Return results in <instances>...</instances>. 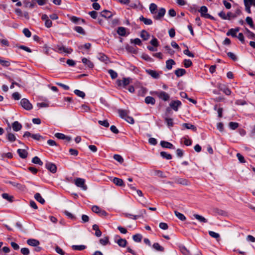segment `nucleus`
I'll return each instance as SVG.
<instances>
[{"instance_id":"1","label":"nucleus","mask_w":255,"mask_h":255,"mask_svg":"<svg viewBox=\"0 0 255 255\" xmlns=\"http://www.w3.org/2000/svg\"><path fill=\"white\" fill-rule=\"evenodd\" d=\"M74 183L77 187L81 188L84 191L87 189V186L85 184V180L83 178H76L74 180Z\"/></svg>"},{"instance_id":"2","label":"nucleus","mask_w":255,"mask_h":255,"mask_svg":"<svg viewBox=\"0 0 255 255\" xmlns=\"http://www.w3.org/2000/svg\"><path fill=\"white\" fill-rule=\"evenodd\" d=\"M92 211L102 217H106L108 213L104 210L101 209L99 206L94 205L92 207Z\"/></svg>"},{"instance_id":"3","label":"nucleus","mask_w":255,"mask_h":255,"mask_svg":"<svg viewBox=\"0 0 255 255\" xmlns=\"http://www.w3.org/2000/svg\"><path fill=\"white\" fill-rule=\"evenodd\" d=\"M131 79L129 78H124L122 80L118 79L116 81V83L120 88H125L129 84Z\"/></svg>"},{"instance_id":"4","label":"nucleus","mask_w":255,"mask_h":255,"mask_svg":"<svg viewBox=\"0 0 255 255\" xmlns=\"http://www.w3.org/2000/svg\"><path fill=\"white\" fill-rule=\"evenodd\" d=\"M20 104L23 109L27 111L31 110L33 108L32 105L25 98L21 99Z\"/></svg>"},{"instance_id":"5","label":"nucleus","mask_w":255,"mask_h":255,"mask_svg":"<svg viewBox=\"0 0 255 255\" xmlns=\"http://www.w3.org/2000/svg\"><path fill=\"white\" fill-rule=\"evenodd\" d=\"M245 10L248 13H251V7L252 5L255 7V0H244Z\"/></svg>"},{"instance_id":"6","label":"nucleus","mask_w":255,"mask_h":255,"mask_svg":"<svg viewBox=\"0 0 255 255\" xmlns=\"http://www.w3.org/2000/svg\"><path fill=\"white\" fill-rule=\"evenodd\" d=\"M153 93L156 95L159 98L163 100L164 101H168L170 99L169 95L164 91L154 92Z\"/></svg>"},{"instance_id":"7","label":"nucleus","mask_w":255,"mask_h":255,"mask_svg":"<svg viewBox=\"0 0 255 255\" xmlns=\"http://www.w3.org/2000/svg\"><path fill=\"white\" fill-rule=\"evenodd\" d=\"M57 52L60 53H65L66 54H70L73 50L71 48L66 47L63 45H57Z\"/></svg>"},{"instance_id":"8","label":"nucleus","mask_w":255,"mask_h":255,"mask_svg":"<svg viewBox=\"0 0 255 255\" xmlns=\"http://www.w3.org/2000/svg\"><path fill=\"white\" fill-rule=\"evenodd\" d=\"M145 72L154 79H158L162 73L160 71L158 72L155 70L150 69H147L145 70Z\"/></svg>"},{"instance_id":"9","label":"nucleus","mask_w":255,"mask_h":255,"mask_svg":"<svg viewBox=\"0 0 255 255\" xmlns=\"http://www.w3.org/2000/svg\"><path fill=\"white\" fill-rule=\"evenodd\" d=\"M181 105V103L179 100L171 101L169 104L170 107L175 111H177L178 107Z\"/></svg>"},{"instance_id":"10","label":"nucleus","mask_w":255,"mask_h":255,"mask_svg":"<svg viewBox=\"0 0 255 255\" xmlns=\"http://www.w3.org/2000/svg\"><path fill=\"white\" fill-rule=\"evenodd\" d=\"M10 130L11 128L10 127L6 128V131H7L6 137L9 141L13 142L16 140V137L14 134L10 132Z\"/></svg>"},{"instance_id":"11","label":"nucleus","mask_w":255,"mask_h":255,"mask_svg":"<svg viewBox=\"0 0 255 255\" xmlns=\"http://www.w3.org/2000/svg\"><path fill=\"white\" fill-rule=\"evenodd\" d=\"M193 216L195 219L201 223L205 224L208 222V220L201 215L197 214H194L193 215Z\"/></svg>"},{"instance_id":"12","label":"nucleus","mask_w":255,"mask_h":255,"mask_svg":"<svg viewBox=\"0 0 255 255\" xmlns=\"http://www.w3.org/2000/svg\"><path fill=\"white\" fill-rule=\"evenodd\" d=\"M83 63L85 66L89 68H93L94 67V64L89 59L86 58H83L82 59Z\"/></svg>"},{"instance_id":"13","label":"nucleus","mask_w":255,"mask_h":255,"mask_svg":"<svg viewBox=\"0 0 255 255\" xmlns=\"http://www.w3.org/2000/svg\"><path fill=\"white\" fill-rule=\"evenodd\" d=\"M46 167L48 170H49L52 173H54L56 172V170H57L56 166L53 163H49L46 164Z\"/></svg>"},{"instance_id":"14","label":"nucleus","mask_w":255,"mask_h":255,"mask_svg":"<svg viewBox=\"0 0 255 255\" xmlns=\"http://www.w3.org/2000/svg\"><path fill=\"white\" fill-rule=\"evenodd\" d=\"M207 11H208V9L207 8V7L205 6H201L199 10V12H200L201 16L206 17V18L210 17L209 14L207 13Z\"/></svg>"},{"instance_id":"15","label":"nucleus","mask_w":255,"mask_h":255,"mask_svg":"<svg viewBox=\"0 0 255 255\" xmlns=\"http://www.w3.org/2000/svg\"><path fill=\"white\" fill-rule=\"evenodd\" d=\"M12 128L14 131H18L22 128V125L18 122L15 121L12 123Z\"/></svg>"},{"instance_id":"16","label":"nucleus","mask_w":255,"mask_h":255,"mask_svg":"<svg viewBox=\"0 0 255 255\" xmlns=\"http://www.w3.org/2000/svg\"><path fill=\"white\" fill-rule=\"evenodd\" d=\"M113 183L118 186H125V184L124 181L120 178L115 177L113 179Z\"/></svg>"},{"instance_id":"17","label":"nucleus","mask_w":255,"mask_h":255,"mask_svg":"<svg viewBox=\"0 0 255 255\" xmlns=\"http://www.w3.org/2000/svg\"><path fill=\"white\" fill-rule=\"evenodd\" d=\"M165 9L164 8H161L159 9L158 14L154 16V18L155 19H159L162 17L165 13Z\"/></svg>"},{"instance_id":"18","label":"nucleus","mask_w":255,"mask_h":255,"mask_svg":"<svg viewBox=\"0 0 255 255\" xmlns=\"http://www.w3.org/2000/svg\"><path fill=\"white\" fill-rule=\"evenodd\" d=\"M239 31V28H235V29H233V28H232V29H230L227 33V35H231L233 37H236L237 35V33L238 32V31Z\"/></svg>"},{"instance_id":"19","label":"nucleus","mask_w":255,"mask_h":255,"mask_svg":"<svg viewBox=\"0 0 255 255\" xmlns=\"http://www.w3.org/2000/svg\"><path fill=\"white\" fill-rule=\"evenodd\" d=\"M27 243L29 246L33 247H36L39 245V242L35 239H28Z\"/></svg>"},{"instance_id":"20","label":"nucleus","mask_w":255,"mask_h":255,"mask_svg":"<svg viewBox=\"0 0 255 255\" xmlns=\"http://www.w3.org/2000/svg\"><path fill=\"white\" fill-rule=\"evenodd\" d=\"M17 152L19 156L22 158H25L27 156V152L23 149H18Z\"/></svg>"},{"instance_id":"21","label":"nucleus","mask_w":255,"mask_h":255,"mask_svg":"<svg viewBox=\"0 0 255 255\" xmlns=\"http://www.w3.org/2000/svg\"><path fill=\"white\" fill-rule=\"evenodd\" d=\"M99 242L102 246H106L110 244L109 238L108 236L104 237L103 238L100 239Z\"/></svg>"},{"instance_id":"22","label":"nucleus","mask_w":255,"mask_h":255,"mask_svg":"<svg viewBox=\"0 0 255 255\" xmlns=\"http://www.w3.org/2000/svg\"><path fill=\"white\" fill-rule=\"evenodd\" d=\"M139 20L146 25H151L152 23V21L151 19L144 17L142 15L139 17Z\"/></svg>"},{"instance_id":"23","label":"nucleus","mask_w":255,"mask_h":255,"mask_svg":"<svg viewBox=\"0 0 255 255\" xmlns=\"http://www.w3.org/2000/svg\"><path fill=\"white\" fill-rule=\"evenodd\" d=\"M175 64V62L173 59H168L166 62V67L168 70H171L172 66Z\"/></svg>"},{"instance_id":"24","label":"nucleus","mask_w":255,"mask_h":255,"mask_svg":"<svg viewBox=\"0 0 255 255\" xmlns=\"http://www.w3.org/2000/svg\"><path fill=\"white\" fill-rule=\"evenodd\" d=\"M101 15L105 18H110L112 16V13L111 11L104 10L101 12Z\"/></svg>"},{"instance_id":"25","label":"nucleus","mask_w":255,"mask_h":255,"mask_svg":"<svg viewBox=\"0 0 255 255\" xmlns=\"http://www.w3.org/2000/svg\"><path fill=\"white\" fill-rule=\"evenodd\" d=\"M145 102L147 104L153 105L155 103V100L153 97L147 96L145 98Z\"/></svg>"},{"instance_id":"26","label":"nucleus","mask_w":255,"mask_h":255,"mask_svg":"<svg viewBox=\"0 0 255 255\" xmlns=\"http://www.w3.org/2000/svg\"><path fill=\"white\" fill-rule=\"evenodd\" d=\"M176 182L183 185H188L189 184L188 181L185 178H177L176 180Z\"/></svg>"},{"instance_id":"27","label":"nucleus","mask_w":255,"mask_h":255,"mask_svg":"<svg viewBox=\"0 0 255 255\" xmlns=\"http://www.w3.org/2000/svg\"><path fill=\"white\" fill-rule=\"evenodd\" d=\"M93 229L95 231V236H97V237H100L102 235V232L100 230L99 228V226L96 225V224H94L93 225Z\"/></svg>"},{"instance_id":"28","label":"nucleus","mask_w":255,"mask_h":255,"mask_svg":"<svg viewBox=\"0 0 255 255\" xmlns=\"http://www.w3.org/2000/svg\"><path fill=\"white\" fill-rule=\"evenodd\" d=\"M117 243L120 247L124 248L127 244V241L126 239L120 238L117 241Z\"/></svg>"},{"instance_id":"29","label":"nucleus","mask_w":255,"mask_h":255,"mask_svg":"<svg viewBox=\"0 0 255 255\" xmlns=\"http://www.w3.org/2000/svg\"><path fill=\"white\" fill-rule=\"evenodd\" d=\"M117 33L119 35L125 36L126 35V29L124 27H119L117 30Z\"/></svg>"},{"instance_id":"30","label":"nucleus","mask_w":255,"mask_h":255,"mask_svg":"<svg viewBox=\"0 0 255 255\" xmlns=\"http://www.w3.org/2000/svg\"><path fill=\"white\" fill-rule=\"evenodd\" d=\"M245 34L248 38L255 40V34L248 29H246Z\"/></svg>"},{"instance_id":"31","label":"nucleus","mask_w":255,"mask_h":255,"mask_svg":"<svg viewBox=\"0 0 255 255\" xmlns=\"http://www.w3.org/2000/svg\"><path fill=\"white\" fill-rule=\"evenodd\" d=\"M160 144L162 147L167 148H172L173 146L172 143L165 141H161Z\"/></svg>"},{"instance_id":"32","label":"nucleus","mask_w":255,"mask_h":255,"mask_svg":"<svg viewBox=\"0 0 255 255\" xmlns=\"http://www.w3.org/2000/svg\"><path fill=\"white\" fill-rule=\"evenodd\" d=\"M180 250L183 255H190V251L184 246H181L179 247Z\"/></svg>"},{"instance_id":"33","label":"nucleus","mask_w":255,"mask_h":255,"mask_svg":"<svg viewBox=\"0 0 255 255\" xmlns=\"http://www.w3.org/2000/svg\"><path fill=\"white\" fill-rule=\"evenodd\" d=\"M152 247L155 250L159 252H163L164 250V248L161 246L158 243H154Z\"/></svg>"},{"instance_id":"34","label":"nucleus","mask_w":255,"mask_h":255,"mask_svg":"<svg viewBox=\"0 0 255 255\" xmlns=\"http://www.w3.org/2000/svg\"><path fill=\"white\" fill-rule=\"evenodd\" d=\"M35 199L39 203L43 204L45 203L44 199L41 197L40 194L38 193H37L34 195Z\"/></svg>"},{"instance_id":"35","label":"nucleus","mask_w":255,"mask_h":255,"mask_svg":"<svg viewBox=\"0 0 255 255\" xmlns=\"http://www.w3.org/2000/svg\"><path fill=\"white\" fill-rule=\"evenodd\" d=\"M118 113L121 118L125 119L128 116V111L123 110H119Z\"/></svg>"},{"instance_id":"36","label":"nucleus","mask_w":255,"mask_h":255,"mask_svg":"<svg viewBox=\"0 0 255 255\" xmlns=\"http://www.w3.org/2000/svg\"><path fill=\"white\" fill-rule=\"evenodd\" d=\"M186 71L184 69H178L175 71V74L177 77H181L184 75Z\"/></svg>"},{"instance_id":"37","label":"nucleus","mask_w":255,"mask_h":255,"mask_svg":"<svg viewBox=\"0 0 255 255\" xmlns=\"http://www.w3.org/2000/svg\"><path fill=\"white\" fill-rule=\"evenodd\" d=\"M1 196L3 199L10 202H12L13 201V197L12 196L9 195L7 193H3Z\"/></svg>"},{"instance_id":"38","label":"nucleus","mask_w":255,"mask_h":255,"mask_svg":"<svg viewBox=\"0 0 255 255\" xmlns=\"http://www.w3.org/2000/svg\"><path fill=\"white\" fill-rule=\"evenodd\" d=\"M209 234L211 237L216 239L217 241H219L220 237L219 234L213 231H209Z\"/></svg>"},{"instance_id":"39","label":"nucleus","mask_w":255,"mask_h":255,"mask_svg":"<svg viewBox=\"0 0 255 255\" xmlns=\"http://www.w3.org/2000/svg\"><path fill=\"white\" fill-rule=\"evenodd\" d=\"M140 36L144 40H146L149 38V34L145 30H142L141 32Z\"/></svg>"},{"instance_id":"40","label":"nucleus","mask_w":255,"mask_h":255,"mask_svg":"<svg viewBox=\"0 0 255 255\" xmlns=\"http://www.w3.org/2000/svg\"><path fill=\"white\" fill-rule=\"evenodd\" d=\"M142 236L141 235L137 234L133 236L132 239L135 242L139 243L141 241Z\"/></svg>"},{"instance_id":"41","label":"nucleus","mask_w":255,"mask_h":255,"mask_svg":"<svg viewBox=\"0 0 255 255\" xmlns=\"http://www.w3.org/2000/svg\"><path fill=\"white\" fill-rule=\"evenodd\" d=\"M182 127L187 129H193L194 131H195L196 130V127L194 125L190 124L184 123V124H182Z\"/></svg>"},{"instance_id":"42","label":"nucleus","mask_w":255,"mask_h":255,"mask_svg":"<svg viewBox=\"0 0 255 255\" xmlns=\"http://www.w3.org/2000/svg\"><path fill=\"white\" fill-rule=\"evenodd\" d=\"M174 213H175V216L181 221H183L186 220V218L185 216L183 214L179 213L177 211H175Z\"/></svg>"},{"instance_id":"43","label":"nucleus","mask_w":255,"mask_h":255,"mask_svg":"<svg viewBox=\"0 0 255 255\" xmlns=\"http://www.w3.org/2000/svg\"><path fill=\"white\" fill-rule=\"evenodd\" d=\"M75 94H76L77 96L81 97L82 98H84L85 97V94L84 92L80 91L79 90H75L74 91Z\"/></svg>"},{"instance_id":"44","label":"nucleus","mask_w":255,"mask_h":255,"mask_svg":"<svg viewBox=\"0 0 255 255\" xmlns=\"http://www.w3.org/2000/svg\"><path fill=\"white\" fill-rule=\"evenodd\" d=\"M32 162L34 164H39L40 165H42L43 164V162L37 156L34 157L32 159Z\"/></svg>"},{"instance_id":"45","label":"nucleus","mask_w":255,"mask_h":255,"mask_svg":"<svg viewBox=\"0 0 255 255\" xmlns=\"http://www.w3.org/2000/svg\"><path fill=\"white\" fill-rule=\"evenodd\" d=\"M72 248L74 250L82 251L86 248V246L84 245H73Z\"/></svg>"},{"instance_id":"46","label":"nucleus","mask_w":255,"mask_h":255,"mask_svg":"<svg viewBox=\"0 0 255 255\" xmlns=\"http://www.w3.org/2000/svg\"><path fill=\"white\" fill-rule=\"evenodd\" d=\"M160 155L162 157L167 159H171L172 158V155L170 154L167 153L166 152H161Z\"/></svg>"},{"instance_id":"47","label":"nucleus","mask_w":255,"mask_h":255,"mask_svg":"<svg viewBox=\"0 0 255 255\" xmlns=\"http://www.w3.org/2000/svg\"><path fill=\"white\" fill-rule=\"evenodd\" d=\"M166 53L170 54V55H173L174 53V51L169 46H165L164 47Z\"/></svg>"},{"instance_id":"48","label":"nucleus","mask_w":255,"mask_h":255,"mask_svg":"<svg viewBox=\"0 0 255 255\" xmlns=\"http://www.w3.org/2000/svg\"><path fill=\"white\" fill-rule=\"evenodd\" d=\"M74 30L78 33L81 34H85V31L84 29L81 26H75L74 27Z\"/></svg>"},{"instance_id":"49","label":"nucleus","mask_w":255,"mask_h":255,"mask_svg":"<svg viewBox=\"0 0 255 255\" xmlns=\"http://www.w3.org/2000/svg\"><path fill=\"white\" fill-rule=\"evenodd\" d=\"M0 64L2 66L8 67V66H10V62L9 61L2 60L1 58H0Z\"/></svg>"},{"instance_id":"50","label":"nucleus","mask_w":255,"mask_h":255,"mask_svg":"<svg viewBox=\"0 0 255 255\" xmlns=\"http://www.w3.org/2000/svg\"><path fill=\"white\" fill-rule=\"evenodd\" d=\"M246 21L247 23L249 24L252 28L255 27L253 19L251 17L248 16L246 19Z\"/></svg>"},{"instance_id":"51","label":"nucleus","mask_w":255,"mask_h":255,"mask_svg":"<svg viewBox=\"0 0 255 255\" xmlns=\"http://www.w3.org/2000/svg\"><path fill=\"white\" fill-rule=\"evenodd\" d=\"M157 9V5L155 3H151L149 6V10L151 13L153 14Z\"/></svg>"},{"instance_id":"52","label":"nucleus","mask_w":255,"mask_h":255,"mask_svg":"<svg viewBox=\"0 0 255 255\" xmlns=\"http://www.w3.org/2000/svg\"><path fill=\"white\" fill-rule=\"evenodd\" d=\"M214 109L215 110H217V112H218V117L219 118H221L222 117V113H223V108H219L217 109V105H215L214 106Z\"/></svg>"},{"instance_id":"53","label":"nucleus","mask_w":255,"mask_h":255,"mask_svg":"<svg viewBox=\"0 0 255 255\" xmlns=\"http://www.w3.org/2000/svg\"><path fill=\"white\" fill-rule=\"evenodd\" d=\"M130 42L131 43H133L135 45H140L141 44V41L139 38H136L134 39H130Z\"/></svg>"},{"instance_id":"54","label":"nucleus","mask_w":255,"mask_h":255,"mask_svg":"<svg viewBox=\"0 0 255 255\" xmlns=\"http://www.w3.org/2000/svg\"><path fill=\"white\" fill-rule=\"evenodd\" d=\"M229 127L232 129H235L239 127V124L236 122H230Z\"/></svg>"},{"instance_id":"55","label":"nucleus","mask_w":255,"mask_h":255,"mask_svg":"<svg viewBox=\"0 0 255 255\" xmlns=\"http://www.w3.org/2000/svg\"><path fill=\"white\" fill-rule=\"evenodd\" d=\"M23 33L26 37H30L31 35V32L28 28H25L23 29Z\"/></svg>"},{"instance_id":"56","label":"nucleus","mask_w":255,"mask_h":255,"mask_svg":"<svg viewBox=\"0 0 255 255\" xmlns=\"http://www.w3.org/2000/svg\"><path fill=\"white\" fill-rule=\"evenodd\" d=\"M98 123L100 125H101L102 126H104L105 127H106V128L109 127V126H110V125H109V123H108L107 120L99 121H98Z\"/></svg>"},{"instance_id":"57","label":"nucleus","mask_w":255,"mask_h":255,"mask_svg":"<svg viewBox=\"0 0 255 255\" xmlns=\"http://www.w3.org/2000/svg\"><path fill=\"white\" fill-rule=\"evenodd\" d=\"M192 64L191 60L189 59H185L184 60V65L186 68L190 67Z\"/></svg>"},{"instance_id":"58","label":"nucleus","mask_w":255,"mask_h":255,"mask_svg":"<svg viewBox=\"0 0 255 255\" xmlns=\"http://www.w3.org/2000/svg\"><path fill=\"white\" fill-rule=\"evenodd\" d=\"M108 72L110 74V75L112 79H115L118 76V74H117V72H116L115 71H114L113 70H111V69L109 70Z\"/></svg>"},{"instance_id":"59","label":"nucleus","mask_w":255,"mask_h":255,"mask_svg":"<svg viewBox=\"0 0 255 255\" xmlns=\"http://www.w3.org/2000/svg\"><path fill=\"white\" fill-rule=\"evenodd\" d=\"M18 48L23 50L27 52L30 53L31 52V50L28 47H26L24 45H20L17 46Z\"/></svg>"},{"instance_id":"60","label":"nucleus","mask_w":255,"mask_h":255,"mask_svg":"<svg viewBox=\"0 0 255 255\" xmlns=\"http://www.w3.org/2000/svg\"><path fill=\"white\" fill-rule=\"evenodd\" d=\"M114 158L116 160H117V161H118L120 163H122L124 161V159H123V157L120 155H119V154H115L114 156Z\"/></svg>"},{"instance_id":"61","label":"nucleus","mask_w":255,"mask_h":255,"mask_svg":"<svg viewBox=\"0 0 255 255\" xmlns=\"http://www.w3.org/2000/svg\"><path fill=\"white\" fill-rule=\"evenodd\" d=\"M165 120L168 127H172L173 125V119L171 118H166Z\"/></svg>"},{"instance_id":"62","label":"nucleus","mask_w":255,"mask_h":255,"mask_svg":"<svg viewBox=\"0 0 255 255\" xmlns=\"http://www.w3.org/2000/svg\"><path fill=\"white\" fill-rule=\"evenodd\" d=\"M227 55L233 60L236 61L237 60V56L236 55L231 52H229L227 53Z\"/></svg>"},{"instance_id":"63","label":"nucleus","mask_w":255,"mask_h":255,"mask_svg":"<svg viewBox=\"0 0 255 255\" xmlns=\"http://www.w3.org/2000/svg\"><path fill=\"white\" fill-rule=\"evenodd\" d=\"M150 42L152 45H153L155 47H157L159 45L157 39L154 37L151 39V40L150 41Z\"/></svg>"},{"instance_id":"64","label":"nucleus","mask_w":255,"mask_h":255,"mask_svg":"<svg viewBox=\"0 0 255 255\" xmlns=\"http://www.w3.org/2000/svg\"><path fill=\"white\" fill-rule=\"evenodd\" d=\"M20 252L23 255H28L29 254V250L28 248H21Z\"/></svg>"}]
</instances>
